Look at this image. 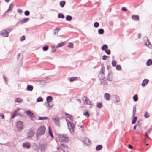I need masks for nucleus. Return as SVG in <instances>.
<instances>
[{
	"label": "nucleus",
	"instance_id": "1",
	"mask_svg": "<svg viewBox=\"0 0 152 152\" xmlns=\"http://www.w3.org/2000/svg\"><path fill=\"white\" fill-rule=\"evenodd\" d=\"M36 129L33 127L28 129L26 132L27 138L30 139L35 134Z\"/></svg>",
	"mask_w": 152,
	"mask_h": 152
},
{
	"label": "nucleus",
	"instance_id": "2",
	"mask_svg": "<svg viewBox=\"0 0 152 152\" xmlns=\"http://www.w3.org/2000/svg\"><path fill=\"white\" fill-rule=\"evenodd\" d=\"M46 129L44 126H41L39 127L37 129L36 133L37 137L44 134L45 132Z\"/></svg>",
	"mask_w": 152,
	"mask_h": 152
},
{
	"label": "nucleus",
	"instance_id": "3",
	"mask_svg": "<svg viewBox=\"0 0 152 152\" xmlns=\"http://www.w3.org/2000/svg\"><path fill=\"white\" fill-rule=\"evenodd\" d=\"M59 137L61 142H67L69 141V138L65 134H60Z\"/></svg>",
	"mask_w": 152,
	"mask_h": 152
},
{
	"label": "nucleus",
	"instance_id": "4",
	"mask_svg": "<svg viewBox=\"0 0 152 152\" xmlns=\"http://www.w3.org/2000/svg\"><path fill=\"white\" fill-rule=\"evenodd\" d=\"M104 66H102L100 72L99 74V77L100 80H103L104 78Z\"/></svg>",
	"mask_w": 152,
	"mask_h": 152
},
{
	"label": "nucleus",
	"instance_id": "5",
	"mask_svg": "<svg viewBox=\"0 0 152 152\" xmlns=\"http://www.w3.org/2000/svg\"><path fill=\"white\" fill-rule=\"evenodd\" d=\"M143 41L144 44L148 48L152 49V45L148 41V39L147 37H145L143 38Z\"/></svg>",
	"mask_w": 152,
	"mask_h": 152
},
{
	"label": "nucleus",
	"instance_id": "6",
	"mask_svg": "<svg viewBox=\"0 0 152 152\" xmlns=\"http://www.w3.org/2000/svg\"><path fill=\"white\" fill-rule=\"evenodd\" d=\"M61 118H59L57 115H54L53 116L52 119L54 123L58 124L61 122V120H60Z\"/></svg>",
	"mask_w": 152,
	"mask_h": 152
},
{
	"label": "nucleus",
	"instance_id": "7",
	"mask_svg": "<svg viewBox=\"0 0 152 152\" xmlns=\"http://www.w3.org/2000/svg\"><path fill=\"white\" fill-rule=\"evenodd\" d=\"M61 147L63 152H69V148L64 144H61Z\"/></svg>",
	"mask_w": 152,
	"mask_h": 152
},
{
	"label": "nucleus",
	"instance_id": "8",
	"mask_svg": "<svg viewBox=\"0 0 152 152\" xmlns=\"http://www.w3.org/2000/svg\"><path fill=\"white\" fill-rule=\"evenodd\" d=\"M83 102L84 104H90L91 103V101L89 100L88 98L87 97L84 96L82 98Z\"/></svg>",
	"mask_w": 152,
	"mask_h": 152
},
{
	"label": "nucleus",
	"instance_id": "9",
	"mask_svg": "<svg viewBox=\"0 0 152 152\" xmlns=\"http://www.w3.org/2000/svg\"><path fill=\"white\" fill-rule=\"evenodd\" d=\"M9 32L7 31V30L4 29L1 31V34L3 37H7L8 36Z\"/></svg>",
	"mask_w": 152,
	"mask_h": 152
},
{
	"label": "nucleus",
	"instance_id": "10",
	"mask_svg": "<svg viewBox=\"0 0 152 152\" xmlns=\"http://www.w3.org/2000/svg\"><path fill=\"white\" fill-rule=\"evenodd\" d=\"M82 142L87 146H89L91 144L90 140L87 137L85 138L84 140H83Z\"/></svg>",
	"mask_w": 152,
	"mask_h": 152
},
{
	"label": "nucleus",
	"instance_id": "11",
	"mask_svg": "<svg viewBox=\"0 0 152 152\" xmlns=\"http://www.w3.org/2000/svg\"><path fill=\"white\" fill-rule=\"evenodd\" d=\"M113 77V73L111 72H109L108 74L107 77V79L108 81H111L112 80Z\"/></svg>",
	"mask_w": 152,
	"mask_h": 152
},
{
	"label": "nucleus",
	"instance_id": "12",
	"mask_svg": "<svg viewBox=\"0 0 152 152\" xmlns=\"http://www.w3.org/2000/svg\"><path fill=\"white\" fill-rule=\"evenodd\" d=\"M23 146L24 148L28 149L30 147L31 145L29 142H27L23 143Z\"/></svg>",
	"mask_w": 152,
	"mask_h": 152
},
{
	"label": "nucleus",
	"instance_id": "13",
	"mask_svg": "<svg viewBox=\"0 0 152 152\" xmlns=\"http://www.w3.org/2000/svg\"><path fill=\"white\" fill-rule=\"evenodd\" d=\"M13 7V4L12 3H11L10 4V6L9 7L8 10L3 15V16H4L5 15H7V13L9 12L10 11L11 12L12 10V8Z\"/></svg>",
	"mask_w": 152,
	"mask_h": 152
},
{
	"label": "nucleus",
	"instance_id": "14",
	"mask_svg": "<svg viewBox=\"0 0 152 152\" xmlns=\"http://www.w3.org/2000/svg\"><path fill=\"white\" fill-rule=\"evenodd\" d=\"M44 105L47 107L48 110H50L53 106V103L50 105L48 102H46L45 104Z\"/></svg>",
	"mask_w": 152,
	"mask_h": 152
},
{
	"label": "nucleus",
	"instance_id": "15",
	"mask_svg": "<svg viewBox=\"0 0 152 152\" xmlns=\"http://www.w3.org/2000/svg\"><path fill=\"white\" fill-rule=\"evenodd\" d=\"M29 18H26L22 20H20L19 22L17 23V24H19L24 23H25L27 22L29 20Z\"/></svg>",
	"mask_w": 152,
	"mask_h": 152
},
{
	"label": "nucleus",
	"instance_id": "16",
	"mask_svg": "<svg viewBox=\"0 0 152 152\" xmlns=\"http://www.w3.org/2000/svg\"><path fill=\"white\" fill-rule=\"evenodd\" d=\"M67 125L70 132L71 133L73 131V127L75 124H67Z\"/></svg>",
	"mask_w": 152,
	"mask_h": 152
},
{
	"label": "nucleus",
	"instance_id": "17",
	"mask_svg": "<svg viewBox=\"0 0 152 152\" xmlns=\"http://www.w3.org/2000/svg\"><path fill=\"white\" fill-rule=\"evenodd\" d=\"M16 125L17 128L18 130L19 131H21L23 128V124H15Z\"/></svg>",
	"mask_w": 152,
	"mask_h": 152
},
{
	"label": "nucleus",
	"instance_id": "18",
	"mask_svg": "<svg viewBox=\"0 0 152 152\" xmlns=\"http://www.w3.org/2000/svg\"><path fill=\"white\" fill-rule=\"evenodd\" d=\"M149 81V80L147 79H144L141 84L142 86V87L145 86L148 83Z\"/></svg>",
	"mask_w": 152,
	"mask_h": 152
},
{
	"label": "nucleus",
	"instance_id": "19",
	"mask_svg": "<svg viewBox=\"0 0 152 152\" xmlns=\"http://www.w3.org/2000/svg\"><path fill=\"white\" fill-rule=\"evenodd\" d=\"M27 115L31 118H32L34 117V114L30 110L26 111Z\"/></svg>",
	"mask_w": 152,
	"mask_h": 152
},
{
	"label": "nucleus",
	"instance_id": "20",
	"mask_svg": "<svg viewBox=\"0 0 152 152\" xmlns=\"http://www.w3.org/2000/svg\"><path fill=\"white\" fill-rule=\"evenodd\" d=\"M132 19L133 20L137 21L139 20V17L137 15H132Z\"/></svg>",
	"mask_w": 152,
	"mask_h": 152
},
{
	"label": "nucleus",
	"instance_id": "21",
	"mask_svg": "<svg viewBox=\"0 0 152 152\" xmlns=\"http://www.w3.org/2000/svg\"><path fill=\"white\" fill-rule=\"evenodd\" d=\"M104 98L107 101L110 100V94L108 93H106L104 94Z\"/></svg>",
	"mask_w": 152,
	"mask_h": 152
},
{
	"label": "nucleus",
	"instance_id": "22",
	"mask_svg": "<svg viewBox=\"0 0 152 152\" xmlns=\"http://www.w3.org/2000/svg\"><path fill=\"white\" fill-rule=\"evenodd\" d=\"M60 120H61V121H63V122H66L67 124H71L70 122L67 119L64 118H60Z\"/></svg>",
	"mask_w": 152,
	"mask_h": 152
},
{
	"label": "nucleus",
	"instance_id": "23",
	"mask_svg": "<svg viewBox=\"0 0 152 152\" xmlns=\"http://www.w3.org/2000/svg\"><path fill=\"white\" fill-rule=\"evenodd\" d=\"M114 98L115 99V102L116 103H117L120 101V98L119 97L116 95H114Z\"/></svg>",
	"mask_w": 152,
	"mask_h": 152
},
{
	"label": "nucleus",
	"instance_id": "24",
	"mask_svg": "<svg viewBox=\"0 0 152 152\" xmlns=\"http://www.w3.org/2000/svg\"><path fill=\"white\" fill-rule=\"evenodd\" d=\"M33 89V87L31 85H28L27 87V90L29 91H32Z\"/></svg>",
	"mask_w": 152,
	"mask_h": 152
},
{
	"label": "nucleus",
	"instance_id": "25",
	"mask_svg": "<svg viewBox=\"0 0 152 152\" xmlns=\"http://www.w3.org/2000/svg\"><path fill=\"white\" fill-rule=\"evenodd\" d=\"M108 48V46L104 44L102 46L101 48L102 50L105 51Z\"/></svg>",
	"mask_w": 152,
	"mask_h": 152
},
{
	"label": "nucleus",
	"instance_id": "26",
	"mask_svg": "<svg viewBox=\"0 0 152 152\" xmlns=\"http://www.w3.org/2000/svg\"><path fill=\"white\" fill-rule=\"evenodd\" d=\"M52 97L51 96H48L47 97V102H50L52 100Z\"/></svg>",
	"mask_w": 152,
	"mask_h": 152
},
{
	"label": "nucleus",
	"instance_id": "27",
	"mask_svg": "<svg viewBox=\"0 0 152 152\" xmlns=\"http://www.w3.org/2000/svg\"><path fill=\"white\" fill-rule=\"evenodd\" d=\"M59 30H60V29H59L58 28H56L54 30V34L55 35L58 34V31Z\"/></svg>",
	"mask_w": 152,
	"mask_h": 152
},
{
	"label": "nucleus",
	"instance_id": "28",
	"mask_svg": "<svg viewBox=\"0 0 152 152\" xmlns=\"http://www.w3.org/2000/svg\"><path fill=\"white\" fill-rule=\"evenodd\" d=\"M151 64H152V60L151 59L148 60L146 63V65L147 66H149Z\"/></svg>",
	"mask_w": 152,
	"mask_h": 152
},
{
	"label": "nucleus",
	"instance_id": "29",
	"mask_svg": "<svg viewBox=\"0 0 152 152\" xmlns=\"http://www.w3.org/2000/svg\"><path fill=\"white\" fill-rule=\"evenodd\" d=\"M46 147V145H44V144L41 145L40 146V148L41 150H42L41 151L42 152L43 150H44V149Z\"/></svg>",
	"mask_w": 152,
	"mask_h": 152
},
{
	"label": "nucleus",
	"instance_id": "30",
	"mask_svg": "<svg viewBox=\"0 0 152 152\" xmlns=\"http://www.w3.org/2000/svg\"><path fill=\"white\" fill-rule=\"evenodd\" d=\"M77 79V77H71L69 79V81L70 82H72L75 80Z\"/></svg>",
	"mask_w": 152,
	"mask_h": 152
},
{
	"label": "nucleus",
	"instance_id": "31",
	"mask_svg": "<svg viewBox=\"0 0 152 152\" xmlns=\"http://www.w3.org/2000/svg\"><path fill=\"white\" fill-rule=\"evenodd\" d=\"M65 4V2L64 1H61L60 2V5L61 7H63Z\"/></svg>",
	"mask_w": 152,
	"mask_h": 152
},
{
	"label": "nucleus",
	"instance_id": "32",
	"mask_svg": "<svg viewBox=\"0 0 152 152\" xmlns=\"http://www.w3.org/2000/svg\"><path fill=\"white\" fill-rule=\"evenodd\" d=\"M151 129H152L151 128H150L148 129V130L147 131V132L145 134V139H146V137H148V134H150L151 131Z\"/></svg>",
	"mask_w": 152,
	"mask_h": 152
},
{
	"label": "nucleus",
	"instance_id": "33",
	"mask_svg": "<svg viewBox=\"0 0 152 152\" xmlns=\"http://www.w3.org/2000/svg\"><path fill=\"white\" fill-rule=\"evenodd\" d=\"M102 148V146L101 145H99L97 146L96 148V150L97 151H99Z\"/></svg>",
	"mask_w": 152,
	"mask_h": 152
},
{
	"label": "nucleus",
	"instance_id": "34",
	"mask_svg": "<svg viewBox=\"0 0 152 152\" xmlns=\"http://www.w3.org/2000/svg\"><path fill=\"white\" fill-rule=\"evenodd\" d=\"M102 84L104 85H106L107 84V82L106 80H101Z\"/></svg>",
	"mask_w": 152,
	"mask_h": 152
},
{
	"label": "nucleus",
	"instance_id": "35",
	"mask_svg": "<svg viewBox=\"0 0 152 152\" xmlns=\"http://www.w3.org/2000/svg\"><path fill=\"white\" fill-rule=\"evenodd\" d=\"M72 18L71 16L70 15H67L66 17V19L67 21H70L72 19Z\"/></svg>",
	"mask_w": 152,
	"mask_h": 152
},
{
	"label": "nucleus",
	"instance_id": "36",
	"mask_svg": "<svg viewBox=\"0 0 152 152\" xmlns=\"http://www.w3.org/2000/svg\"><path fill=\"white\" fill-rule=\"evenodd\" d=\"M22 101H23V100L20 98H17L15 99V102H18L19 103H21Z\"/></svg>",
	"mask_w": 152,
	"mask_h": 152
},
{
	"label": "nucleus",
	"instance_id": "37",
	"mask_svg": "<svg viewBox=\"0 0 152 152\" xmlns=\"http://www.w3.org/2000/svg\"><path fill=\"white\" fill-rule=\"evenodd\" d=\"M83 115L85 116H87L88 117L89 116V114H88V111L86 110H85L84 111Z\"/></svg>",
	"mask_w": 152,
	"mask_h": 152
},
{
	"label": "nucleus",
	"instance_id": "38",
	"mask_svg": "<svg viewBox=\"0 0 152 152\" xmlns=\"http://www.w3.org/2000/svg\"><path fill=\"white\" fill-rule=\"evenodd\" d=\"M102 103L100 102H98L97 103L96 107L99 108H101L102 107Z\"/></svg>",
	"mask_w": 152,
	"mask_h": 152
},
{
	"label": "nucleus",
	"instance_id": "39",
	"mask_svg": "<svg viewBox=\"0 0 152 152\" xmlns=\"http://www.w3.org/2000/svg\"><path fill=\"white\" fill-rule=\"evenodd\" d=\"M48 129H49V135L52 138H53L54 137L52 131L50 130V126H49V127H48Z\"/></svg>",
	"mask_w": 152,
	"mask_h": 152
},
{
	"label": "nucleus",
	"instance_id": "40",
	"mask_svg": "<svg viewBox=\"0 0 152 152\" xmlns=\"http://www.w3.org/2000/svg\"><path fill=\"white\" fill-rule=\"evenodd\" d=\"M64 45V43L63 42L60 43L58 44L57 45L56 47V48H58L61 47L62 46Z\"/></svg>",
	"mask_w": 152,
	"mask_h": 152
},
{
	"label": "nucleus",
	"instance_id": "41",
	"mask_svg": "<svg viewBox=\"0 0 152 152\" xmlns=\"http://www.w3.org/2000/svg\"><path fill=\"white\" fill-rule=\"evenodd\" d=\"M150 116V115L147 112H146L144 114V116L145 118H148Z\"/></svg>",
	"mask_w": 152,
	"mask_h": 152
},
{
	"label": "nucleus",
	"instance_id": "42",
	"mask_svg": "<svg viewBox=\"0 0 152 152\" xmlns=\"http://www.w3.org/2000/svg\"><path fill=\"white\" fill-rule=\"evenodd\" d=\"M58 17L59 18L63 19L64 18V16L62 14L60 13L58 14Z\"/></svg>",
	"mask_w": 152,
	"mask_h": 152
},
{
	"label": "nucleus",
	"instance_id": "43",
	"mask_svg": "<svg viewBox=\"0 0 152 152\" xmlns=\"http://www.w3.org/2000/svg\"><path fill=\"white\" fill-rule=\"evenodd\" d=\"M104 32V30L102 28H100L98 30V33L100 34H102Z\"/></svg>",
	"mask_w": 152,
	"mask_h": 152
},
{
	"label": "nucleus",
	"instance_id": "44",
	"mask_svg": "<svg viewBox=\"0 0 152 152\" xmlns=\"http://www.w3.org/2000/svg\"><path fill=\"white\" fill-rule=\"evenodd\" d=\"M133 100L136 102L138 100L137 95V94L135 95L133 97Z\"/></svg>",
	"mask_w": 152,
	"mask_h": 152
},
{
	"label": "nucleus",
	"instance_id": "45",
	"mask_svg": "<svg viewBox=\"0 0 152 152\" xmlns=\"http://www.w3.org/2000/svg\"><path fill=\"white\" fill-rule=\"evenodd\" d=\"M116 61L115 60H113L112 62V66H116Z\"/></svg>",
	"mask_w": 152,
	"mask_h": 152
},
{
	"label": "nucleus",
	"instance_id": "46",
	"mask_svg": "<svg viewBox=\"0 0 152 152\" xmlns=\"http://www.w3.org/2000/svg\"><path fill=\"white\" fill-rule=\"evenodd\" d=\"M49 48V47L48 46H45L43 47L42 48L43 50L44 51H46Z\"/></svg>",
	"mask_w": 152,
	"mask_h": 152
},
{
	"label": "nucleus",
	"instance_id": "47",
	"mask_svg": "<svg viewBox=\"0 0 152 152\" xmlns=\"http://www.w3.org/2000/svg\"><path fill=\"white\" fill-rule=\"evenodd\" d=\"M99 26V23L97 22H95L94 23V26L95 28H97Z\"/></svg>",
	"mask_w": 152,
	"mask_h": 152
},
{
	"label": "nucleus",
	"instance_id": "48",
	"mask_svg": "<svg viewBox=\"0 0 152 152\" xmlns=\"http://www.w3.org/2000/svg\"><path fill=\"white\" fill-rule=\"evenodd\" d=\"M116 69L118 70H120L121 69V67L119 65H118L116 66Z\"/></svg>",
	"mask_w": 152,
	"mask_h": 152
},
{
	"label": "nucleus",
	"instance_id": "49",
	"mask_svg": "<svg viewBox=\"0 0 152 152\" xmlns=\"http://www.w3.org/2000/svg\"><path fill=\"white\" fill-rule=\"evenodd\" d=\"M136 112V107L134 106V107L133 109V115H134Z\"/></svg>",
	"mask_w": 152,
	"mask_h": 152
},
{
	"label": "nucleus",
	"instance_id": "50",
	"mask_svg": "<svg viewBox=\"0 0 152 152\" xmlns=\"http://www.w3.org/2000/svg\"><path fill=\"white\" fill-rule=\"evenodd\" d=\"M73 44L72 43H70L68 45V47L69 48H73Z\"/></svg>",
	"mask_w": 152,
	"mask_h": 152
},
{
	"label": "nucleus",
	"instance_id": "51",
	"mask_svg": "<svg viewBox=\"0 0 152 152\" xmlns=\"http://www.w3.org/2000/svg\"><path fill=\"white\" fill-rule=\"evenodd\" d=\"M137 120V118L136 117H134L132 121V124H135Z\"/></svg>",
	"mask_w": 152,
	"mask_h": 152
},
{
	"label": "nucleus",
	"instance_id": "52",
	"mask_svg": "<svg viewBox=\"0 0 152 152\" xmlns=\"http://www.w3.org/2000/svg\"><path fill=\"white\" fill-rule=\"evenodd\" d=\"M66 117H67L69 118L71 120H72V119L73 118V117H72V116L71 115H69L68 114H66Z\"/></svg>",
	"mask_w": 152,
	"mask_h": 152
},
{
	"label": "nucleus",
	"instance_id": "53",
	"mask_svg": "<svg viewBox=\"0 0 152 152\" xmlns=\"http://www.w3.org/2000/svg\"><path fill=\"white\" fill-rule=\"evenodd\" d=\"M78 127H80V128H83V129H86V126H84L83 125H78Z\"/></svg>",
	"mask_w": 152,
	"mask_h": 152
},
{
	"label": "nucleus",
	"instance_id": "54",
	"mask_svg": "<svg viewBox=\"0 0 152 152\" xmlns=\"http://www.w3.org/2000/svg\"><path fill=\"white\" fill-rule=\"evenodd\" d=\"M43 99L41 97L38 98L37 99V102H40L42 101Z\"/></svg>",
	"mask_w": 152,
	"mask_h": 152
},
{
	"label": "nucleus",
	"instance_id": "55",
	"mask_svg": "<svg viewBox=\"0 0 152 152\" xmlns=\"http://www.w3.org/2000/svg\"><path fill=\"white\" fill-rule=\"evenodd\" d=\"M105 52L108 55H109L110 53V51L109 49H107L105 50Z\"/></svg>",
	"mask_w": 152,
	"mask_h": 152
},
{
	"label": "nucleus",
	"instance_id": "56",
	"mask_svg": "<svg viewBox=\"0 0 152 152\" xmlns=\"http://www.w3.org/2000/svg\"><path fill=\"white\" fill-rule=\"evenodd\" d=\"M48 118L47 117H39V120H42L43 119H48Z\"/></svg>",
	"mask_w": 152,
	"mask_h": 152
},
{
	"label": "nucleus",
	"instance_id": "57",
	"mask_svg": "<svg viewBox=\"0 0 152 152\" xmlns=\"http://www.w3.org/2000/svg\"><path fill=\"white\" fill-rule=\"evenodd\" d=\"M11 119H12L14 118L15 116H17V114H15L14 113H12L11 114Z\"/></svg>",
	"mask_w": 152,
	"mask_h": 152
},
{
	"label": "nucleus",
	"instance_id": "58",
	"mask_svg": "<svg viewBox=\"0 0 152 152\" xmlns=\"http://www.w3.org/2000/svg\"><path fill=\"white\" fill-rule=\"evenodd\" d=\"M30 12L28 11H26L25 12L24 14L26 16H28L29 15Z\"/></svg>",
	"mask_w": 152,
	"mask_h": 152
},
{
	"label": "nucleus",
	"instance_id": "59",
	"mask_svg": "<svg viewBox=\"0 0 152 152\" xmlns=\"http://www.w3.org/2000/svg\"><path fill=\"white\" fill-rule=\"evenodd\" d=\"M20 110V109L18 107H17V109H16V110H15L14 111L13 113H15V114H17V113H18V111H19V110Z\"/></svg>",
	"mask_w": 152,
	"mask_h": 152
},
{
	"label": "nucleus",
	"instance_id": "60",
	"mask_svg": "<svg viewBox=\"0 0 152 152\" xmlns=\"http://www.w3.org/2000/svg\"><path fill=\"white\" fill-rule=\"evenodd\" d=\"M52 49L51 50V51L52 52H54L56 50V48L53 46H51Z\"/></svg>",
	"mask_w": 152,
	"mask_h": 152
},
{
	"label": "nucleus",
	"instance_id": "61",
	"mask_svg": "<svg viewBox=\"0 0 152 152\" xmlns=\"http://www.w3.org/2000/svg\"><path fill=\"white\" fill-rule=\"evenodd\" d=\"M21 41H22L25 39V37L24 36H22L20 38Z\"/></svg>",
	"mask_w": 152,
	"mask_h": 152
},
{
	"label": "nucleus",
	"instance_id": "62",
	"mask_svg": "<svg viewBox=\"0 0 152 152\" xmlns=\"http://www.w3.org/2000/svg\"><path fill=\"white\" fill-rule=\"evenodd\" d=\"M107 56L106 55H104L102 56V59L103 60H105L107 58Z\"/></svg>",
	"mask_w": 152,
	"mask_h": 152
},
{
	"label": "nucleus",
	"instance_id": "63",
	"mask_svg": "<svg viewBox=\"0 0 152 152\" xmlns=\"http://www.w3.org/2000/svg\"><path fill=\"white\" fill-rule=\"evenodd\" d=\"M17 11H18V12L20 13H21L23 12V11L20 9H18L17 10Z\"/></svg>",
	"mask_w": 152,
	"mask_h": 152
},
{
	"label": "nucleus",
	"instance_id": "64",
	"mask_svg": "<svg viewBox=\"0 0 152 152\" xmlns=\"http://www.w3.org/2000/svg\"><path fill=\"white\" fill-rule=\"evenodd\" d=\"M122 10L123 11H126L127 10V9L125 7H123L122 8Z\"/></svg>",
	"mask_w": 152,
	"mask_h": 152
}]
</instances>
